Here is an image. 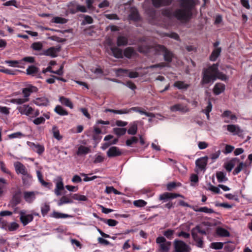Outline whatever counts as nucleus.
<instances>
[{
  "mask_svg": "<svg viewBox=\"0 0 252 252\" xmlns=\"http://www.w3.org/2000/svg\"><path fill=\"white\" fill-rule=\"evenodd\" d=\"M137 131V125L136 122L130 124L129 128L127 130L128 134L134 135L136 134Z\"/></svg>",
  "mask_w": 252,
  "mask_h": 252,
  "instance_id": "30",
  "label": "nucleus"
},
{
  "mask_svg": "<svg viewBox=\"0 0 252 252\" xmlns=\"http://www.w3.org/2000/svg\"><path fill=\"white\" fill-rule=\"evenodd\" d=\"M14 166L16 173L17 174H21L22 176L25 175L26 173L29 172V171L25 167V166L19 161H16L14 163Z\"/></svg>",
  "mask_w": 252,
  "mask_h": 252,
  "instance_id": "12",
  "label": "nucleus"
},
{
  "mask_svg": "<svg viewBox=\"0 0 252 252\" xmlns=\"http://www.w3.org/2000/svg\"><path fill=\"white\" fill-rule=\"evenodd\" d=\"M135 206L142 207L145 206L147 204V202L143 200H135L133 202Z\"/></svg>",
  "mask_w": 252,
  "mask_h": 252,
  "instance_id": "47",
  "label": "nucleus"
},
{
  "mask_svg": "<svg viewBox=\"0 0 252 252\" xmlns=\"http://www.w3.org/2000/svg\"><path fill=\"white\" fill-rule=\"evenodd\" d=\"M38 71L39 69L34 65L30 66L26 69L27 74L40 78V73H38Z\"/></svg>",
  "mask_w": 252,
  "mask_h": 252,
  "instance_id": "19",
  "label": "nucleus"
},
{
  "mask_svg": "<svg viewBox=\"0 0 252 252\" xmlns=\"http://www.w3.org/2000/svg\"><path fill=\"white\" fill-rule=\"evenodd\" d=\"M5 63L8 64L9 66L11 67H18V64L19 63V62L18 61H12V60H7L5 61Z\"/></svg>",
  "mask_w": 252,
  "mask_h": 252,
  "instance_id": "51",
  "label": "nucleus"
},
{
  "mask_svg": "<svg viewBox=\"0 0 252 252\" xmlns=\"http://www.w3.org/2000/svg\"><path fill=\"white\" fill-rule=\"evenodd\" d=\"M208 189L209 190H211V191L216 193H220V192L219 187H217L214 186L213 185H210Z\"/></svg>",
  "mask_w": 252,
  "mask_h": 252,
  "instance_id": "64",
  "label": "nucleus"
},
{
  "mask_svg": "<svg viewBox=\"0 0 252 252\" xmlns=\"http://www.w3.org/2000/svg\"><path fill=\"white\" fill-rule=\"evenodd\" d=\"M9 138H20L24 137L25 135L21 132H16L9 135Z\"/></svg>",
  "mask_w": 252,
  "mask_h": 252,
  "instance_id": "49",
  "label": "nucleus"
},
{
  "mask_svg": "<svg viewBox=\"0 0 252 252\" xmlns=\"http://www.w3.org/2000/svg\"><path fill=\"white\" fill-rule=\"evenodd\" d=\"M217 234L221 237H228L230 235L229 232L224 228L218 227L216 230Z\"/></svg>",
  "mask_w": 252,
  "mask_h": 252,
  "instance_id": "32",
  "label": "nucleus"
},
{
  "mask_svg": "<svg viewBox=\"0 0 252 252\" xmlns=\"http://www.w3.org/2000/svg\"><path fill=\"white\" fill-rule=\"evenodd\" d=\"M37 88L33 86H29L22 90L23 98H12L10 100H6L5 103L8 102L12 103L17 105H21L28 102L30 100L29 96L32 93L36 92Z\"/></svg>",
  "mask_w": 252,
  "mask_h": 252,
  "instance_id": "3",
  "label": "nucleus"
},
{
  "mask_svg": "<svg viewBox=\"0 0 252 252\" xmlns=\"http://www.w3.org/2000/svg\"><path fill=\"white\" fill-rule=\"evenodd\" d=\"M114 132L118 136H122L125 134L126 131V128H114L113 129Z\"/></svg>",
  "mask_w": 252,
  "mask_h": 252,
  "instance_id": "39",
  "label": "nucleus"
},
{
  "mask_svg": "<svg viewBox=\"0 0 252 252\" xmlns=\"http://www.w3.org/2000/svg\"><path fill=\"white\" fill-rule=\"evenodd\" d=\"M33 103L37 106H47L49 103L48 99L45 97L36 98L33 100Z\"/></svg>",
  "mask_w": 252,
  "mask_h": 252,
  "instance_id": "20",
  "label": "nucleus"
},
{
  "mask_svg": "<svg viewBox=\"0 0 252 252\" xmlns=\"http://www.w3.org/2000/svg\"><path fill=\"white\" fill-rule=\"evenodd\" d=\"M173 85L175 87L180 90H187L189 86V84L185 83L183 81H176Z\"/></svg>",
  "mask_w": 252,
  "mask_h": 252,
  "instance_id": "28",
  "label": "nucleus"
},
{
  "mask_svg": "<svg viewBox=\"0 0 252 252\" xmlns=\"http://www.w3.org/2000/svg\"><path fill=\"white\" fill-rule=\"evenodd\" d=\"M136 54V51L132 47L126 48L123 52V55L128 59H130Z\"/></svg>",
  "mask_w": 252,
  "mask_h": 252,
  "instance_id": "22",
  "label": "nucleus"
},
{
  "mask_svg": "<svg viewBox=\"0 0 252 252\" xmlns=\"http://www.w3.org/2000/svg\"><path fill=\"white\" fill-rule=\"evenodd\" d=\"M208 157L205 156L198 158L195 161V172L198 173L200 171H205L208 162Z\"/></svg>",
  "mask_w": 252,
  "mask_h": 252,
  "instance_id": "7",
  "label": "nucleus"
},
{
  "mask_svg": "<svg viewBox=\"0 0 252 252\" xmlns=\"http://www.w3.org/2000/svg\"><path fill=\"white\" fill-rule=\"evenodd\" d=\"M178 197H184L183 195L175 193L165 192L159 196V199L165 200L168 199L175 198Z\"/></svg>",
  "mask_w": 252,
  "mask_h": 252,
  "instance_id": "16",
  "label": "nucleus"
},
{
  "mask_svg": "<svg viewBox=\"0 0 252 252\" xmlns=\"http://www.w3.org/2000/svg\"><path fill=\"white\" fill-rule=\"evenodd\" d=\"M174 246L176 252H187L189 250V246L182 241L175 240Z\"/></svg>",
  "mask_w": 252,
  "mask_h": 252,
  "instance_id": "8",
  "label": "nucleus"
},
{
  "mask_svg": "<svg viewBox=\"0 0 252 252\" xmlns=\"http://www.w3.org/2000/svg\"><path fill=\"white\" fill-rule=\"evenodd\" d=\"M128 44V39L124 36H119L117 37V44L118 46H126Z\"/></svg>",
  "mask_w": 252,
  "mask_h": 252,
  "instance_id": "27",
  "label": "nucleus"
},
{
  "mask_svg": "<svg viewBox=\"0 0 252 252\" xmlns=\"http://www.w3.org/2000/svg\"><path fill=\"white\" fill-rule=\"evenodd\" d=\"M52 133L53 136L56 139L60 140L62 139V136L60 134L59 130L56 126H53L52 127Z\"/></svg>",
  "mask_w": 252,
  "mask_h": 252,
  "instance_id": "36",
  "label": "nucleus"
},
{
  "mask_svg": "<svg viewBox=\"0 0 252 252\" xmlns=\"http://www.w3.org/2000/svg\"><path fill=\"white\" fill-rule=\"evenodd\" d=\"M138 141V138L135 136H133L131 137L130 139L126 140V143L127 146H130L133 144L137 143Z\"/></svg>",
  "mask_w": 252,
  "mask_h": 252,
  "instance_id": "43",
  "label": "nucleus"
},
{
  "mask_svg": "<svg viewBox=\"0 0 252 252\" xmlns=\"http://www.w3.org/2000/svg\"><path fill=\"white\" fill-rule=\"evenodd\" d=\"M32 49L36 51H40L43 47L42 44L40 42H34L32 45Z\"/></svg>",
  "mask_w": 252,
  "mask_h": 252,
  "instance_id": "48",
  "label": "nucleus"
},
{
  "mask_svg": "<svg viewBox=\"0 0 252 252\" xmlns=\"http://www.w3.org/2000/svg\"><path fill=\"white\" fill-rule=\"evenodd\" d=\"M72 198L76 200H79V201H87V198L86 196L84 195H80L79 194H74L72 196Z\"/></svg>",
  "mask_w": 252,
  "mask_h": 252,
  "instance_id": "41",
  "label": "nucleus"
},
{
  "mask_svg": "<svg viewBox=\"0 0 252 252\" xmlns=\"http://www.w3.org/2000/svg\"><path fill=\"white\" fill-rule=\"evenodd\" d=\"M55 189L62 190L64 189L63 179L60 176L57 177Z\"/></svg>",
  "mask_w": 252,
  "mask_h": 252,
  "instance_id": "38",
  "label": "nucleus"
},
{
  "mask_svg": "<svg viewBox=\"0 0 252 252\" xmlns=\"http://www.w3.org/2000/svg\"><path fill=\"white\" fill-rule=\"evenodd\" d=\"M129 18L134 21L138 19L139 15L136 9L133 8L131 9L130 13L129 15Z\"/></svg>",
  "mask_w": 252,
  "mask_h": 252,
  "instance_id": "34",
  "label": "nucleus"
},
{
  "mask_svg": "<svg viewBox=\"0 0 252 252\" xmlns=\"http://www.w3.org/2000/svg\"><path fill=\"white\" fill-rule=\"evenodd\" d=\"M55 111L60 115L64 116L68 115L67 112L60 105L57 106L55 107Z\"/></svg>",
  "mask_w": 252,
  "mask_h": 252,
  "instance_id": "37",
  "label": "nucleus"
},
{
  "mask_svg": "<svg viewBox=\"0 0 252 252\" xmlns=\"http://www.w3.org/2000/svg\"><path fill=\"white\" fill-rule=\"evenodd\" d=\"M223 245L221 242H213L211 244V248L215 250H220L222 248Z\"/></svg>",
  "mask_w": 252,
  "mask_h": 252,
  "instance_id": "45",
  "label": "nucleus"
},
{
  "mask_svg": "<svg viewBox=\"0 0 252 252\" xmlns=\"http://www.w3.org/2000/svg\"><path fill=\"white\" fill-rule=\"evenodd\" d=\"M19 214L20 220L24 226L31 222L33 219L32 214H27L24 211H21Z\"/></svg>",
  "mask_w": 252,
  "mask_h": 252,
  "instance_id": "10",
  "label": "nucleus"
},
{
  "mask_svg": "<svg viewBox=\"0 0 252 252\" xmlns=\"http://www.w3.org/2000/svg\"><path fill=\"white\" fill-rule=\"evenodd\" d=\"M156 243L158 245V252H169L171 243L169 241H166V239L163 237H158L156 239Z\"/></svg>",
  "mask_w": 252,
  "mask_h": 252,
  "instance_id": "5",
  "label": "nucleus"
},
{
  "mask_svg": "<svg viewBox=\"0 0 252 252\" xmlns=\"http://www.w3.org/2000/svg\"><path fill=\"white\" fill-rule=\"evenodd\" d=\"M22 180L24 186H30L32 182V177L29 172L22 176Z\"/></svg>",
  "mask_w": 252,
  "mask_h": 252,
  "instance_id": "21",
  "label": "nucleus"
},
{
  "mask_svg": "<svg viewBox=\"0 0 252 252\" xmlns=\"http://www.w3.org/2000/svg\"><path fill=\"white\" fill-rule=\"evenodd\" d=\"M60 51V47H52L44 51L43 55L54 58L57 56V54Z\"/></svg>",
  "mask_w": 252,
  "mask_h": 252,
  "instance_id": "15",
  "label": "nucleus"
},
{
  "mask_svg": "<svg viewBox=\"0 0 252 252\" xmlns=\"http://www.w3.org/2000/svg\"><path fill=\"white\" fill-rule=\"evenodd\" d=\"M90 149L89 148L84 146H80L78 149L77 152V154L78 155H81L83 154H87L90 152Z\"/></svg>",
  "mask_w": 252,
  "mask_h": 252,
  "instance_id": "35",
  "label": "nucleus"
},
{
  "mask_svg": "<svg viewBox=\"0 0 252 252\" xmlns=\"http://www.w3.org/2000/svg\"><path fill=\"white\" fill-rule=\"evenodd\" d=\"M51 217L56 219H63L71 217L69 215L63 214L56 211H54L52 214H51Z\"/></svg>",
  "mask_w": 252,
  "mask_h": 252,
  "instance_id": "29",
  "label": "nucleus"
},
{
  "mask_svg": "<svg viewBox=\"0 0 252 252\" xmlns=\"http://www.w3.org/2000/svg\"><path fill=\"white\" fill-rule=\"evenodd\" d=\"M246 166V164L243 162H240L233 171V174L234 175L238 174Z\"/></svg>",
  "mask_w": 252,
  "mask_h": 252,
  "instance_id": "46",
  "label": "nucleus"
},
{
  "mask_svg": "<svg viewBox=\"0 0 252 252\" xmlns=\"http://www.w3.org/2000/svg\"><path fill=\"white\" fill-rule=\"evenodd\" d=\"M198 211H199V212H204L206 214H212L214 213L213 209L208 208L207 207H200Z\"/></svg>",
  "mask_w": 252,
  "mask_h": 252,
  "instance_id": "54",
  "label": "nucleus"
},
{
  "mask_svg": "<svg viewBox=\"0 0 252 252\" xmlns=\"http://www.w3.org/2000/svg\"><path fill=\"white\" fill-rule=\"evenodd\" d=\"M216 177L219 182H224L228 180L227 178L226 177V174L223 172H218L216 173Z\"/></svg>",
  "mask_w": 252,
  "mask_h": 252,
  "instance_id": "31",
  "label": "nucleus"
},
{
  "mask_svg": "<svg viewBox=\"0 0 252 252\" xmlns=\"http://www.w3.org/2000/svg\"><path fill=\"white\" fill-rule=\"evenodd\" d=\"M173 234L174 231L173 230L168 229L164 232L163 235L167 238L171 239Z\"/></svg>",
  "mask_w": 252,
  "mask_h": 252,
  "instance_id": "61",
  "label": "nucleus"
},
{
  "mask_svg": "<svg viewBox=\"0 0 252 252\" xmlns=\"http://www.w3.org/2000/svg\"><path fill=\"white\" fill-rule=\"evenodd\" d=\"M10 108L5 106H0V113L5 115H8L10 113Z\"/></svg>",
  "mask_w": 252,
  "mask_h": 252,
  "instance_id": "55",
  "label": "nucleus"
},
{
  "mask_svg": "<svg viewBox=\"0 0 252 252\" xmlns=\"http://www.w3.org/2000/svg\"><path fill=\"white\" fill-rule=\"evenodd\" d=\"M153 5L156 7H159L170 4L172 0H152Z\"/></svg>",
  "mask_w": 252,
  "mask_h": 252,
  "instance_id": "18",
  "label": "nucleus"
},
{
  "mask_svg": "<svg viewBox=\"0 0 252 252\" xmlns=\"http://www.w3.org/2000/svg\"><path fill=\"white\" fill-rule=\"evenodd\" d=\"M105 191L107 193H110L113 192L115 194H121V193L120 191H118L113 187H107L106 188Z\"/></svg>",
  "mask_w": 252,
  "mask_h": 252,
  "instance_id": "50",
  "label": "nucleus"
},
{
  "mask_svg": "<svg viewBox=\"0 0 252 252\" xmlns=\"http://www.w3.org/2000/svg\"><path fill=\"white\" fill-rule=\"evenodd\" d=\"M8 227L10 231H14L19 227V224L16 222H13L8 225Z\"/></svg>",
  "mask_w": 252,
  "mask_h": 252,
  "instance_id": "58",
  "label": "nucleus"
},
{
  "mask_svg": "<svg viewBox=\"0 0 252 252\" xmlns=\"http://www.w3.org/2000/svg\"><path fill=\"white\" fill-rule=\"evenodd\" d=\"M155 50L159 53L163 54L164 60L168 62L171 63L172 61L173 55L171 52L169 51L164 46L157 45L155 47Z\"/></svg>",
  "mask_w": 252,
  "mask_h": 252,
  "instance_id": "6",
  "label": "nucleus"
},
{
  "mask_svg": "<svg viewBox=\"0 0 252 252\" xmlns=\"http://www.w3.org/2000/svg\"><path fill=\"white\" fill-rule=\"evenodd\" d=\"M166 66H167V64L165 63H158V64H154V65H152L149 66H148L146 67V68L147 69L155 68H158V67L161 68H163Z\"/></svg>",
  "mask_w": 252,
  "mask_h": 252,
  "instance_id": "52",
  "label": "nucleus"
},
{
  "mask_svg": "<svg viewBox=\"0 0 252 252\" xmlns=\"http://www.w3.org/2000/svg\"><path fill=\"white\" fill-rule=\"evenodd\" d=\"M221 51V48H216L215 49L210 56V60L212 61H215L220 56Z\"/></svg>",
  "mask_w": 252,
  "mask_h": 252,
  "instance_id": "26",
  "label": "nucleus"
},
{
  "mask_svg": "<svg viewBox=\"0 0 252 252\" xmlns=\"http://www.w3.org/2000/svg\"><path fill=\"white\" fill-rule=\"evenodd\" d=\"M194 241L196 243V246L200 248H202L203 247L204 243L202 240V238L201 237H199V238L197 239V240H194Z\"/></svg>",
  "mask_w": 252,
  "mask_h": 252,
  "instance_id": "63",
  "label": "nucleus"
},
{
  "mask_svg": "<svg viewBox=\"0 0 252 252\" xmlns=\"http://www.w3.org/2000/svg\"><path fill=\"white\" fill-rule=\"evenodd\" d=\"M52 22L55 23L64 24L66 23L67 20L63 18L60 17H55L52 19Z\"/></svg>",
  "mask_w": 252,
  "mask_h": 252,
  "instance_id": "42",
  "label": "nucleus"
},
{
  "mask_svg": "<svg viewBox=\"0 0 252 252\" xmlns=\"http://www.w3.org/2000/svg\"><path fill=\"white\" fill-rule=\"evenodd\" d=\"M93 19L90 16L85 15L84 16V20L83 22V24H90L93 23Z\"/></svg>",
  "mask_w": 252,
  "mask_h": 252,
  "instance_id": "57",
  "label": "nucleus"
},
{
  "mask_svg": "<svg viewBox=\"0 0 252 252\" xmlns=\"http://www.w3.org/2000/svg\"><path fill=\"white\" fill-rule=\"evenodd\" d=\"M103 221L110 226H115L118 223L117 220L113 219H104Z\"/></svg>",
  "mask_w": 252,
  "mask_h": 252,
  "instance_id": "44",
  "label": "nucleus"
},
{
  "mask_svg": "<svg viewBox=\"0 0 252 252\" xmlns=\"http://www.w3.org/2000/svg\"><path fill=\"white\" fill-rule=\"evenodd\" d=\"M222 118H224V122L226 123H229L232 121H236L237 117L229 110H226L221 115Z\"/></svg>",
  "mask_w": 252,
  "mask_h": 252,
  "instance_id": "11",
  "label": "nucleus"
},
{
  "mask_svg": "<svg viewBox=\"0 0 252 252\" xmlns=\"http://www.w3.org/2000/svg\"><path fill=\"white\" fill-rule=\"evenodd\" d=\"M226 127L227 131L232 133L234 135H240L242 134L243 131L241 127L237 125H228L224 126Z\"/></svg>",
  "mask_w": 252,
  "mask_h": 252,
  "instance_id": "9",
  "label": "nucleus"
},
{
  "mask_svg": "<svg viewBox=\"0 0 252 252\" xmlns=\"http://www.w3.org/2000/svg\"><path fill=\"white\" fill-rule=\"evenodd\" d=\"M40 193L38 191H25L23 193V197L26 202L31 203L35 200L36 195Z\"/></svg>",
  "mask_w": 252,
  "mask_h": 252,
  "instance_id": "13",
  "label": "nucleus"
},
{
  "mask_svg": "<svg viewBox=\"0 0 252 252\" xmlns=\"http://www.w3.org/2000/svg\"><path fill=\"white\" fill-rule=\"evenodd\" d=\"M45 121V119L44 117H40L35 118L34 120H33L32 122L34 124L36 125H38L44 123Z\"/></svg>",
  "mask_w": 252,
  "mask_h": 252,
  "instance_id": "53",
  "label": "nucleus"
},
{
  "mask_svg": "<svg viewBox=\"0 0 252 252\" xmlns=\"http://www.w3.org/2000/svg\"><path fill=\"white\" fill-rule=\"evenodd\" d=\"M218 66V63H214L208 68L203 69V77L201 80L202 84L213 83L217 79L225 81L228 80V77L225 74L219 71Z\"/></svg>",
  "mask_w": 252,
  "mask_h": 252,
  "instance_id": "1",
  "label": "nucleus"
},
{
  "mask_svg": "<svg viewBox=\"0 0 252 252\" xmlns=\"http://www.w3.org/2000/svg\"><path fill=\"white\" fill-rule=\"evenodd\" d=\"M73 201L66 196H62L58 202V206H62L64 204L72 203Z\"/></svg>",
  "mask_w": 252,
  "mask_h": 252,
  "instance_id": "33",
  "label": "nucleus"
},
{
  "mask_svg": "<svg viewBox=\"0 0 252 252\" xmlns=\"http://www.w3.org/2000/svg\"><path fill=\"white\" fill-rule=\"evenodd\" d=\"M225 86L223 84L218 83L216 84L213 89V92L216 95H219L225 90Z\"/></svg>",
  "mask_w": 252,
  "mask_h": 252,
  "instance_id": "23",
  "label": "nucleus"
},
{
  "mask_svg": "<svg viewBox=\"0 0 252 252\" xmlns=\"http://www.w3.org/2000/svg\"><path fill=\"white\" fill-rule=\"evenodd\" d=\"M122 153L120 149L117 147H111L107 152V155L109 158L120 156Z\"/></svg>",
  "mask_w": 252,
  "mask_h": 252,
  "instance_id": "14",
  "label": "nucleus"
},
{
  "mask_svg": "<svg viewBox=\"0 0 252 252\" xmlns=\"http://www.w3.org/2000/svg\"><path fill=\"white\" fill-rule=\"evenodd\" d=\"M212 109V104L210 101H209L208 102V105L205 108V109L202 110V112L204 113H209Z\"/></svg>",
  "mask_w": 252,
  "mask_h": 252,
  "instance_id": "59",
  "label": "nucleus"
},
{
  "mask_svg": "<svg viewBox=\"0 0 252 252\" xmlns=\"http://www.w3.org/2000/svg\"><path fill=\"white\" fill-rule=\"evenodd\" d=\"M50 206L47 203L43 204L41 208V211L43 216H45L50 211Z\"/></svg>",
  "mask_w": 252,
  "mask_h": 252,
  "instance_id": "40",
  "label": "nucleus"
},
{
  "mask_svg": "<svg viewBox=\"0 0 252 252\" xmlns=\"http://www.w3.org/2000/svg\"><path fill=\"white\" fill-rule=\"evenodd\" d=\"M113 55L116 58L122 59L123 58V52L122 49L117 47H113L111 48Z\"/></svg>",
  "mask_w": 252,
  "mask_h": 252,
  "instance_id": "24",
  "label": "nucleus"
},
{
  "mask_svg": "<svg viewBox=\"0 0 252 252\" xmlns=\"http://www.w3.org/2000/svg\"><path fill=\"white\" fill-rule=\"evenodd\" d=\"M172 111H180L183 113H186L189 111V108L187 106H184L181 104H177L170 107Z\"/></svg>",
  "mask_w": 252,
  "mask_h": 252,
  "instance_id": "17",
  "label": "nucleus"
},
{
  "mask_svg": "<svg viewBox=\"0 0 252 252\" xmlns=\"http://www.w3.org/2000/svg\"><path fill=\"white\" fill-rule=\"evenodd\" d=\"M17 110L21 115H25L31 118H35L40 114L39 110H34L29 104H21L17 107Z\"/></svg>",
  "mask_w": 252,
  "mask_h": 252,
  "instance_id": "4",
  "label": "nucleus"
},
{
  "mask_svg": "<svg viewBox=\"0 0 252 252\" xmlns=\"http://www.w3.org/2000/svg\"><path fill=\"white\" fill-rule=\"evenodd\" d=\"M180 8L177 9L173 14L174 17L182 22L188 21L192 15L193 2L192 0H180Z\"/></svg>",
  "mask_w": 252,
  "mask_h": 252,
  "instance_id": "2",
  "label": "nucleus"
},
{
  "mask_svg": "<svg viewBox=\"0 0 252 252\" xmlns=\"http://www.w3.org/2000/svg\"><path fill=\"white\" fill-rule=\"evenodd\" d=\"M34 150L39 154H41L44 151V148L43 146L34 144Z\"/></svg>",
  "mask_w": 252,
  "mask_h": 252,
  "instance_id": "56",
  "label": "nucleus"
},
{
  "mask_svg": "<svg viewBox=\"0 0 252 252\" xmlns=\"http://www.w3.org/2000/svg\"><path fill=\"white\" fill-rule=\"evenodd\" d=\"M59 100L62 104L65 106L68 107L70 109L73 108V104L69 98L64 96H61L60 97Z\"/></svg>",
  "mask_w": 252,
  "mask_h": 252,
  "instance_id": "25",
  "label": "nucleus"
},
{
  "mask_svg": "<svg viewBox=\"0 0 252 252\" xmlns=\"http://www.w3.org/2000/svg\"><path fill=\"white\" fill-rule=\"evenodd\" d=\"M164 36L170 37V38H173L177 40H179V35L177 33H174V32H172L170 33H165L164 34Z\"/></svg>",
  "mask_w": 252,
  "mask_h": 252,
  "instance_id": "62",
  "label": "nucleus"
},
{
  "mask_svg": "<svg viewBox=\"0 0 252 252\" xmlns=\"http://www.w3.org/2000/svg\"><path fill=\"white\" fill-rule=\"evenodd\" d=\"M0 168L2 171L7 174H10V172L6 168L5 165L3 161H0Z\"/></svg>",
  "mask_w": 252,
  "mask_h": 252,
  "instance_id": "60",
  "label": "nucleus"
}]
</instances>
